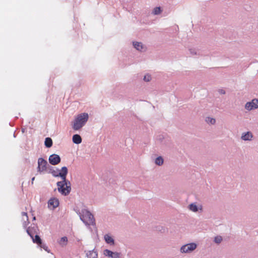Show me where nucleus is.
Listing matches in <instances>:
<instances>
[{
  "label": "nucleus",
  "mask_w": 258,
  "mask_h": 258,
  "mask_svg": "<svg viewBox=\"0 0 258 258\" xmlns=\"http://www.w3.org/2000/svg\"><path fill=\"white\" fill-rule=\"evenodd\" d=\"M88 118L89 115L87 113L79 114L75 119L73 128L75 131L80 130L85 124Z\"/></svg>",
  "instance_id": "1"
},
{
  "label": "nucleus",
  "mask_w": 258,
  "mask_h": 258,
  "mask_svg": "<svg viewBox=\"0 0 258 258\" xmlns=\"http://www.w3.org/2000/svg\"><path fill=\"white\" fill-rule=\"evenodd\" d=\"M80 219L86 225H95V219L92 213L86 209H82L79 213Z\"/></svg>",
  "instance_id": "2"
},
{
  "label": "nucleus",
  "mask_w": 258,
  "mask_h": 258,
  "mask_svg": "<svg viewBox=\"0 0 258 258\" xmlns=\"http://www.w3.org/2000/svg\"><path fill=\"white\" fill-rule=\"evenodd\" d=\"M57 190L63 196L68 195L71 191V184L68 180H62L56 183Z\"/></svg>",
  "instance_id": "3"
},
{
  "label": "nucleus",
  "mask_w": 258,
  "mask_h": 258,
  "mask_svg": "<svg viewBox=\"0 0 258 258\" xmlns=\"http://www.w3.org/2000/svg\"><path fill=\"white\" fill-rule=\"evenodd\" d=\"M197 247V244L194 242H191L182 245L180 249L181 253H190Z\"/></svg>",
  "instance_id": "4"
},
{
  "label": "nucleus",
  "mask_w": 258,
  "mask_h": 258,
  "mask_svg": "<svg viewBox=\"0 0 258 258\" xmlns=\"http://www.w3.org/2000/svg\"><path fill=\"white\" fill-rule=\"evenodd\" d=\"M244 108L248 111H251L258 108V99L254 98L250 101L245 103Z\"/></svg>",
  "instance_id": "5"
},
{
  "label": "nucleus",
  "mask_w": 258,
  "mask_h": 258,
  "mask_svg": "<svg viewBox=\"0 0 258 258\" xmlns=\"http://www.w3.org/2000/svg\"><path fill=\"white\" fill-rule=\"evenodd\" d=\"M48 165L46 160L42 158H39L38 159V172L41 173L45 171L47 169V166Z\"/></svg>",
  "instance_id": "6"
},
{
  "label": "nucleus",
  "mask_w": 258,
  "mask_h": 258,
  "mask_svg": "<svg viewBox=\"0 0 258 258\" xmlns=\"http://www.w3.org/2000/svg\"><path fill=\"white\" fill-rule=\"evenodd\" d=\"M48 161L52 165H56L60 162L61 158L58 155L53 154L49 157Z\"/></svg>",
  "instance_id": "7"
},
{
  "label": "nucleus",
  "mask_w": 258,
  "mask_h": 258,
  "mask_svg": "<svg viewBox=\"0 0 258 258\" xmlns=\"http://www.w3.org/2000/svg\"><path fill=\"white\" fill-rule=\"evenodd\" d=\"M134 47L137 50L145 52L147 50V47L145 45L143 44L142 42L138 41L133 42Z\"/></svg>",
  "instance_id": "8"
},
{
  "label": "nucleus",
  "mask_w": 258,
  "mask_h": 258,
  "mask_svg": "<svg viewBox=\"0 0 258 258\" xmlns=\"http://www.w3.org/2000/svg\"><path fill=\"white\" fill-rule=\"evenodd\" d=\"M104 254L111 258H119L120 256V253L117 252H113L111 250L107 249L104 250Z\"/></svg>",
  "instance_id": "9"
},
{
  "label": "nucleus",
  "mask_w": 258,
  "mask_h": 258,
  "mask_svg": "<svg viewBox=\"0 0 258 258\" xmlns=\"http://www.w3.org/2000/svg\"><path fill=\"white\" fill-rule=\"evenodd\" d=\"M68 173V169L66 166L61 167V169H58V174L62 180H67V175Z\"/></svg>",
  "instance_id": "10"
},
{
  "label": "nucleus",
  "mask_w": 258,
  "mask_h": 258,
  "mask_svg": "<svg viewBox=\"0 0 258 258\" xmlns=\"http://www.w3.org/2000/svg\"><path fill=\"white\" fill-rule=\"evenodd\" d=\"M48 205L49 207L52 206L53 209L55 208L59 205V201L55 198H51L48 202Z\"/></svg>",
  "instance_id": "11"
},
{
  "label": "nucleus",
  "mask_w": 258,
  "mask_h": 258,
  "mask_svg": "<svg viewBox=\"0 0 258 258\" xmlns=\"http://www.w3.org/2000/svg\"><path fill=\"white\" fill-rule=\"evenodd\" d=\"M253 135L250 132L243 133L241 137V139L243 141H251Z\"/></svg>",
  "instance_id": "12"
},
{
  "label": "nucleus",
  "mask_w": 258,
  "mask_h": 258,
  "mask_svg": "<svg viewBox=\"0 0 258 258\" xmlns=\"http://www.w3.org/2000/svg\"><path fill=\"white\" fill-rule=\"evenodd\" d=\"M104 239L105 242L110 245H114V239L110 236L109 234H106L104 236Z\"/></svg>",
  "instance_id": "13"
},
{
  "label": "nucleus",
  "mask_w": 258,
  "mask_h": 258,
  "mask_svg": "<svg viewBox=\"0 0 258 258\" xmlns=\"http://www.w3.org/2000/svg\"><path fill=\"white\" fill-rule=\"evenodd\" d=\"M73 142L76 144H79L82 142V138L78 134H75L73 136Z\"/></svg>",
  "instance_id": "14"
},
{
  "label": "nucleus",
  "mask_w": 258,
  "mask_h": 258,
  "mask_svg": "<svg viewBox=\"0 0 258 258\" xmlns=\"http://www.w3.org/2000/svg\"><path fill=\"white\" fill-rule=\"evenodd\" d=\"M53 144L52 140L50 137H47L45 139L44 145L46 148H50Z\"/></svg>",
  "instance_id": "15"
},
{
  "label": "nucleus",
  "mask_w": 258,
  "mask_h": 258,
  "mask_svg": "<svg viewBox=\"0 0 258 258\" xmlns=\"http://www.w3.org/2000/svg\"><path fill=\"white\" fill-rule=\"evenodd\" d=\"M28 234L31 237V238H33L34 235L35 233L36 232V229L31 227H28L26 230Z\"/></svg>",
  "instance_id": "16"
},
{
  "label": "nucleus",
  "mask_w": 258,
  "mask_h": 258,
  "mask_svg": "<svg viewBox=\"0 0 258 258\" xmlns=\"http://www.w3.org/2000/svg\"><path fill=\"white\" fill-rule=\"evenodd\" d=\"M189 209L194 212H197L198 211L199 208L198 207V206L195 203H191L188 206Z\"/></svg>",
  "instance_id": "17"
},
{
  "label": "nucleus",
  "mask_w": 258,
  "mask_h": 258,
  "mask_svg": "<svg viewBox=\"0 0 258 258\" xmlns=\"http://www.w3.org/2000/svg\"><path fill=\"white\" fill-rule=\"evenodd\" d=\"M32 239L33 242L37 243L38 245L42 242L41 239L40 238V236L37 234H36L34 237L33 236V238H32Z\"/></svg>",
  "instance_id": "18"
},
{
  "label": "nucleus",
  "mask_w": 258,
  "mask_h": 258,
  "mask_svg": "<svg viewBox=\"0 0 258 258\" xmlns=\"http://www.w3.org/2000/svg\"><path fill=\"white\" fill-rule=\"evenodd\" d=\"M67 242L68 238L66 236H64L60 238V239L59 241V244L62 246H63L67 245Z\"/></svg>",
  "instance_id": "19"
},
{
  "label": "nucleus",
  "mask_w": 258,
  "mask_h": 258,
  "mask_svg": "<svg viewBox=\"0 0 258 258\" xmlns=\"http://www.w3.org/2000/svg\"><path fill=\"white\" fill-rule=\"evenodd\" d=\"M163 159L162 157L159 156L157 157L155 159V163L156 165L160 166L163 163Z\"/></svg>",
  "instance_id": "20"
},
{
  "label": "nucleus",
  "mask_w": 258,
  "mask_h": 258,
  "mask_svg": "<svg viewBox=\"0 0 258 258\" xmlns=\"http://www.w3.org/2000/svg\"><path fill=\"white\" fill-rule=\"evenodd\" d=\"M50 168H51L50 169V173H51L52 176L54 177H59L58 169H56V170L52 169V168L53 167L52 166H50Z\"/></svg>",
  "instance_id": "21"
},
{
  "label": "nucleus",
  "mask_w": 258,
  "mask_h": 258,
  "mask_svg": "<svg viewBox=\"0 0 258 258\" xmlns=\"http://www.w3.org/2000/svg\"><path fill=\"white\" fill-rule=\"evenodd\" d=\"M161 12H162L161 8L160 7H157L154 9V10L152 12V14L155 15H157L160 14L161 13Z\"/></svg>",
  "instance_id": "22"
},
{
  "label": "nucleus",
  "mask_w": 258,
  "mask_h": 258,
  "mask_svg": "<svg viewBox=\"0 0 258 258\" xmlns=\"http://www.w3.org/2000/svg\"><path fill=\"white\" fill-rule=\"evenodd\" d=\"M95 254H98L97 252L95 251L94 249H93L92 250L88 251L87 252L86 255L88 256V257L93 258V255H95Z\"/></svg>",
  "instance_id": "23"
},
{
  "label": "nucleus",
  "mask_w": 258,
  "mask_h": 258,
  "mask_svg": "<svg viewBox=\"0 0 258 258\" xmlns=\"http://www.w3.org/2000/svg\"><path fill=\"white\" fill-rule=\"evenodd\" d=\"M222 240V237L221 236H217L214 238V242L216 243L219 244Z\"/></svg>",
  "instance_id": "24"
},
{
  "label": "nucleus",
  "mask_w": 258,
  "mask_h": 258,
  "mask_svg": "<svg viewBox=\"0 0 258 258\" xmlns=\"http://www.w3.org/2000/svg\"><path fill=\"white\" fill-rule=\"evenodd\" d=\"M206 120L208 123H210L212 124H214L216 122L215 119L209 117H207Z\"/></svg>",
  "instance_id": "25"
},
{
  "label": "nucleus",
  "mask_w": 258,
  "mask_h": 258,
  "mask_svg": "<svg viewBox=\"0 0 258 258\" xmlns=\"http://www.w3.org/2000/svg\"><path fill=\"white\" fill-rule=\"evenodd\" d=\"M39 246L41 248H43L44 249L45 251L48 252V247L45 244L43 243L42 242H41V243H40Z\"/></svg>",
  "instance_id": "26"
},
{
  "label": "nucleus",
  "mask_w": 258,
  "mask_h": 258,
  "mask_svg": "<svg viewBox=\"0 0 258 258\" xmlns=\"http://www.w3.org/2000/svg\"><path fill=\"white\" fill-rule=\"evenodd\" d=\"M143 79L145 82H149L151 80V77L150 75L147 74L144 76Z\"/></svg>",
  "instance_id": "27"
},
{
  "label": "nucleus",
  "mask_w": 258,
  "mask_h": 258,
  "mask_svg": "<svg viewBox=\"0 0 258 258\" xmlns=\"http://www.w3.org/2000/svg\"><path fill=\"white\" fill-rule=\"evenodd\" d=\"M157 230L160 231L161 232H165V228L163 226H159L157 227Z\"/></svg>",
  "instance_id": "28"
},
{
  "label": "nucleus",
  "mask_w": 258,
  "mask_h": 258,
  "mask_svg": "<svg viewBox=\"0 0 258 258\" xmlns=\"http://www.w3.org/2000/svg\"><path fill=\"white\" fill-rule=\"evenodd\" d=\"M189 51H190V53L192 54H194V55L197 54V52L195 49H189Z\"/></svg>",
  "instance_id": "29"
},
{
  "label": "nucleus",
  "mask_w": 258,
  "mask_h": 258,
  "mask_svg": "<svg viewBox=\"0 0 258 258\" xmlns=\"http://www.w3.org/2000/svg\"><path fill=\"white\" fill-rule=\"evenodd\" d=\"M219 92L221 94H225V91L223 89L219 90Z\"/></svg>",
  "instance_id": "30"
},
{
  "label": "nucleus",
  "mask_w": 258,
  "mask_h": 258,
  "mask_svg": "<svg viewBox=\"0 0 258 258\" xmlns=\"http://www.w3.org/2000/svg\"><path fill=\"white\" fill-rule=\"evenodd\" d=\"M22 214L23 216H25L26 217L27 220H28V216H27V213H26V212H22Z\"/></svg>",
  "instance_id": "31"
},
{
  "label": "nucleus",
  "mask_w": 258,
  "mask_h": 258,
  "mask_svg": "<svg viewBox=\"0 0 258 258\" xmlns=\"http://www.w3.org/2000/svg\"><path fill=\"white\" fill-rule=\"evenodd\" d=\"M163 139V136H161V135H160L159 136V138H158V140H160V141H162V140Z\"/></svg>",
  "instance_id": "32"
},
{
  "label": "nucleus",
  "mask_w": 258,
  "mask_h": 258,
  "mask_svg": "<svg viewBox=\"0 0 258 258\" xmlns=\"http://www.w3.org/2000/svg\"><path fill=\"white\" fill-rule=\"evenodd\" d=\"M98 254H95L94 255H93V258H97Z\"/></svg>",
  "instance_id": "33"
},
{
  "label": "nucleus",
  "mask_w": 258,
  "mask_h": 258,
  "mask_svg": "<svg viewBox=\"0 0 258 258\" xmlns=\"http://www.w3.org/2000/svg\"><path fill=\"white\" fill-rule=\"evenodd\" d=\"M35 179V177H33L32 179H31V180H32V182H33V181Z\"/></svg>",
  "instance_id": "34"
},
{
  "label": "nucleus",
  "mask_w": 258,
  "mask_h": 258,
  "mask_svg": "<svg viewBox=\"0 0 258 258\" xmlns=\"http://www.w3.org/2000/svg\"><path fill=\"white\" fill-rule=\"evenodd\" d=\"M33 220H35V217H33Z\"/></svg>",
  "instance_id": "35"
}]
</instances>
